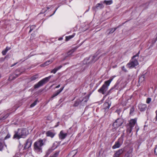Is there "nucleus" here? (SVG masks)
<instances>
[{
	"label": "nucleus",
	"instance_id": "obj_1",
	"mask_svg": "<svg viewBox=\"0 0 157 157\" xmlns=\"http://www.w3.org/2000/svg\"><path fill=\"white\" fill-rule=\"evenodd\" d=\"M115 77V76H114L113 78H110L108 80L105 81L101 87L98 90V92L102 94H108V92H107V91L108 89V87L111 82Z\"/></svg>",
	"mask_w": 157,
	"mask_h": 157
},
{
	"label": "nucleus",
	"instance_id": "obj_2",
	"mask_svg": "<svg viewBox=\"0 0 157 157\" xmlns=\"http://www.w3.org/2000/svg\"><path fill=\"white\" fill-rule=\"evenodd\" d=\"M140 52L139 51L137 54L132 57L129 62L126 65L127 67L129 68H132L138 65L139 63L137 59L139 58Z\"/></svg>",
	"mask_w": 157,
	"mask_h": 157
},
{
	"label": "nucleus",
	"instance_id": "obj_3",
	"mask_svg": "<svg viewBox=\"0 0 157 157\" xmlns=\"http://www.w3.org/2000/svg\"><path fill=\"white\" fill-rule=\"evenodd\" d=\"M18 132L15 133L13 138L19 139L20 138H25L28 134V132L26 129H22L21 130L18 129Z\"/></svg>",
	"mask_w": 157,
	"mask_h": 157
},
{
	"label": "nucleus",
	"instance_id": "obj_4",
	"mask_svg": "<svg viewBox=\"0 0 157 157\" xmlns=\"http://www.w3.org/2000/svg\"><path fill=\"white\" fill-rule=\"evenodd\" d=\"M44 145L42 140L40 139L35 142L34 144V151L37 153L42 152V147Z\"/></svg>",
	"mask_w": 157,
	"mask_h": 157
},
{
	"label": "nucleus",
	"instance_id": "obj_5",
	"mask_svg": "<svg viewBox=\"0 0 157 157\" xmlns=\"http://www.w3.org/2000/svg\"><path fill=\"white\" fill-rule=\"evenodd\" d=\"M52 76V75H50L48 77L41 79L37 84L34 85V89H36L42 86L44 84L48 82L49 79Z\"/></svg>",
	"mask_w": 157,
	"mask_h": 157
},
{
	"label": "nucleus",
	"instance_id": "obj_6",
	"mask_svg": "<svg viewBox=\"0 0 157 157\" xmlns=\"http://www.w3.org/2000/svg\"><path fill=\"white\" fill-rule=\"evenodd\" d=\"M123 122V120L121 118L117 119L113 123L112 125V131H115L117 128L121 126Z\"/></svg>",
	"mask_w": 157,
	"mask_h": 157
},
{
	"label": "nucleus",
	"instance_id": "obj_7",
	"mask_svg": "<svg viewBox=\"0 0 157 157\" xmlns=\"http://www.w3.org/2000/svg\"><path fill=\"white\" fill-rule=\"evenodd\" d=\"M123 140L121 139H119L117 141L115 142V144L113 146L112 148L115 149L119 148L123 143Z\"/></svg>",
	"mask_w": 157,
	"mask_h": 157
},
{
	"label": "nucleus",
	"instance_id": "obj_8",
	"mask_svg": "<svg viewBox=\"0 0 157 157\" xmlns=\"http://www.w3.org/2000/svg\"><path fill=\"white\" fill-rule=\"evenodd\" d=\"M124 149L122 148L116 151L113 155V157H119L124 152Z\"/></svg>",
	"mask_w": 157,
	"mask_h": 157
},
{
	"label": "nucleus",
	"instance_id": "obj_9",
	"mask_svg": "<svg viewBox=\"0 0 157 157\" xmlns=\"http://www.w3.org/2000/svg\"><path fill=\"white\" fill-rule=\"evenodd\" d=\"M64 88V87L61 88L59 90H57L56 91V93L54 94L52 97L50 98L49 101H52L53 100V98L58 95L60 93H61L63 90Z\"/></svg>",
	"mask_w": 157,
	"mask_h": 157
},
{
	"label": "nucleus",
	"instance_id": "obj_10",
	"mask_svg": "<svg viewBox=\"0 0 157 157\" xmlns=\"http://www.w3.org/2000/svg\"><path fill=\"white\" fill-rule=\"evenodd\" d=\"M56 134V133L53 131L49 130L46 132V135L47 136L50 137L52 138H53Z\"/></svg>",
	"mask_w": 157,
	"mask_h": 157
},
{
	"label": "nucleus",
	"instance_id": "obj_11",
	"mask_svg": "<svg viewBox=\"0 0 157 157\" xmlns=\"http://www.w3.org/2000/svg\"><path fill=\"white\" fill-rule=\"evenodd\" d=\"M119 83L117 82L114 86L111 88L108 91V94H109L111 93L112 91H115L118 89L119 88L118 86Z\"/></svg>",
	"mask_w": 157,
	"mask_h": 157
},
{
	"label": "nucleus",
	"instance_id": "obj_12",
	"mask_svg": "<svg viewBox=\"0 0 157 157\" xmlns=\"http://www.w3.org/2000/svg\"><path fill=\"white\" fill-rule=\"evenodd\" d=\"M32 144V141L30 139H28L26 141L25 146L24 149L29 148L31 147Z\"/></svg>",
	"mask_w": 157,
	"mask_h": 157
},
{
	"label": "nucleus",
	"instance_id": "obj_13",
	"mask_svg": "<svg viewBox=\"0 0 157 157\" xmlns=\"http://www.w3.org/2000/svg\"><path fill=\"white\" fill-rule=\"evenodd\" d=\"M138 108L141 111H144L147 108V105L146 104H140L138 105Z\"/></svg>",
	"mask_w": 157,
	"mask_h": 157
},
{
	"label": "nucleus",
	"instance_id": "obj_14",
	"mask_svg": "<svg viewBox=\"0 0 157 157\" xmlns=\"http://www.w3.org/2000/svg\"><path fill=\"white\" fill-rule=\"evenodd\" d=\"M111 106V103L108 102H105L103 105L104 109L105 111H107Z\"/></svg>",
	"mask_w": 157,
	"mask_h": 157
},
{
	"label": "nucleus",
	"instance_id": "obj_15",
	"mask_svg": "<svg viewBox=\"0 0 157 157\" xmlns=\"http://www.w3.org/2000/svg\"><path fill=\"white\" fill-rule=\"evenodd\" d=\"M67 135V133H64L63 131H61L59 134V137L61 139H63L66 137Z\"/></svg>",
	"mask_w": 157,
	"mask_h": 157
},
{
	"label": "nucleus",
	"instance_id": "obj_16",
	"mask_svg": "<svg viewBox=\"0 0 157 157\" xmlns=\"http://www.w3.org/2000/svg\"><path fill=\"white\" fill-rule=\"evenodd\" d=\"M136 122V119H131L129 121V124L128 125L129 126L134 127Z\"/></svg>",
	"mask_w": 157,
	"mask_h": 157
},
{
	"label": "nucleus",
	"instance_id": "obj_17",
	"mask_svg": "<svg viewBox=\"0 0 157 157\" xmlns=\"http://www.w3.org/2000/svg\"><path fill=\"white\" fill-rule=\"evenodd\" d=\"M54 60V59H51L47 61L44 64L41 65V66L42 67H44L45 66L48 65L52 62Z\"/></svg>",
	"mask_w": 157,
	"mask_h": 157
},
{
	"label": "nucleus",
	"instance_id": "obj_18",
	"mask_svg": "<svg viewBox=\"0 0 157 157\" xmlns=\"http://www.w3.org/2000/svg\"><path fill=\"white\" fill-rule=\"evenodd\" d=\"M62 67V65H60L59 67H56L55 68H54L51 71V73L53 74H55L56 72L57 71H58V70L60 69Z\"/></svg>",
	"mask_w": 157,
	"mask_h": 157
},
{
	"label": "nucleus",
	"instance_id": "obj_19",
	"mask_svg": "<svg viewBox=\"0 0 157 157\" xmlns=\"http://www.w3.org/2000/svg\"><path fill=\"white\" fill-rule=\"evenodd\" d=\"M103 6L102 4L98 3L96 5L95 7H93L92 9L93 10H96L95 9L96 8L97 9V8H99L100 9H101V8H103Z\"/></svg>",
	"mask_w": 157,
	"mask_h": 157
},
{
	"label": "nucleus",
	"instance_id": "obj_20",
	"mask_svg": "<svg viewBox=\"0 0 157 157\" xmlns=\"http://www.w3.org/2000/svg\"><path fill=\"white\" fill-rule=\"evenodd\" d=\"M54 149L52 147L49 149L47 151L46 155H45V157H47L48 155L54 150Z\"/></svg>",
	"mask_w": 157,
	"mask_h": 157
},
{
	"label": "nucleus",
	"instance_id": "obj_21",
	"mask_svg": "<svg viewBox=\"0 0 157 157\" xmlns=\"http://www.w3.org/2000/svg\"><path fill=\"white\" fill-rule=\"evenodd\" d=\"M133 127H132L128 125L127 126V129L126 131L128 133L130 134L131 133L132 131V129Z\"/></svg>",
	"mask_w": 157,
	"mask_h": 157
},
{
	"label": "nucleus",
	"instance_id": "obj_22",
	"mask_svg": "<svg viewBox=\"0 0 157 157\" xmlns=\"http://www.w3.org/2000/svg\"><path fill=\"white\" fill-rule=\"evenodd\" d=\"M2 134L3 136H4L5 137H4V140H6L8 139H9V138L10 137V135L9 134V133H8V134H7V135H6V136H5V135H6V134L5 133V132H2V133H1Z\"/></svg>",
	"mask_w": 157,
	"mask_h": 157
},
{
	"label": "nucleus",
	"instance_id": "obj_23",
	"mask_svg": "<svg viewBox=\"0 0 157 157\" xmlns=\"http://www.w3.org/2000/svg\"><path fill=\"white\" fill-rule=\"evenodd\" d=\"M38 78V75H34L33 76L30 78V80L31 81H33Z\"/></svg>",
	"mask_w": 157,
	"mask_h": 157
},
{
	"label": "nucleus",
	"instance_id": "obj_24",
	"mask_svg": "<svg viewBox=\"0 0 157 157\" xmlns=\"http://www.w3.org/2000/svg\"><path fill=\"white\" fill-rule=\"evenodd\" d=\"M59 153V151H57L52 155H51L50 157H57Z\"/></svg>",
	"mask_w": 157,
	"mask_h": 157
},
{
	"label": "nucleus",
	"instance_id": "obj_25",
	"mask_svg": "<svg viewBox=\"0 0 157 157\" xmlns=\"http://www.w3.org/2000/svg\"><path fill=\"white\" fill-rule=\"evenodd\" d=\"M98 59V57H97V56L94 55L92 57V59L91 63H94L95 62L97 59Z\"/></svg>",
	"mask_w": 157,
	"mask_h": 157
},
{
	"label": "nucleus",
	"instance_id": "obj_26",
	"mask_svg": "<svg viewBox=\"0 0 157 157\" xmlns=\"http://www.w3.org/2000/svg\"><path fill=\"white\" fill-rule=\"evenodd\" d=\"M117 28H112L111 29H109L108 31H109V34L112 33H113L117 29Z\"/></svg>",
	"mask_w": 157,
	"mask_h": 157
},
{
	"label": "nucleus",
	"instance_id": "obj_27",
	"mask_svg": "<svg viewBox=\"0 0 157 157\" xmlns=\"http://www.w3.org/2000/svg\"><path fill=\"white\" fill-rule=\"evenodd\" d=\"M75 35V34H73V35H70V36H66V40L67 41L68 40L70 39L71 38H72Z\"/></svg>",
	"mask_w": 157,
	"mask_h": 157
},
{
	"label": "nucleus",
	"instance_id": "obj_28",
	"mask_svg": "<svg viewBox=\"0 0 157 157\" xmlns=\"http://www.w3.org/2000/svg\"><path fill=\"white\" fill-rule=\"evenodd\" d=\"M113 3L112 1V0L109 1H106L105 0L104 2V3L106 4V5H110L112 4Z\"/></svg>",
	"mask_w": 157,
	"mask_h": 157
},
{
	"label": "nucleus",
	"instance_id": "obj_29",
	"mask_svg": "<svg viewBox=\"0 0 157 157\" xmlns=\"http://www.w3.org/2000/svg\"><path fill=\"white\" fill-rule=\"evenodd\" d=\"M145 80V75H143L141 76L139 79V82H142Z\"/></svg>",
	"mask_w": 157,
	"mask_h": 157
},
{
	"label": "nucleus",
	"instance_id": "obj_30",
	"mask_svg": "<svg viewBox=\"0 0 157 157\" xmlns=\"http://www.w3.org/2000/svg\"><path fill=\"white\" fill-rule=\"evenodd\" d=\"M89 99V96H85V97H84L82 101H83L84 102H85V103H86V102L88 101V99Z\"/></svg>",
	"mask_w": 157,
	"mask_h": 157
},
{
	"label": "nucleus",
	"instance_id": "obj_31",
	"mask_svg": "<svg viewBox=\"0 0 157 157\" xmlns=\"http://www.w3.org/2000/svg\"><path fill=\"white\" fill-rule=\"evenodd\" d=\"M82 102L81 101L79 100H77L76 101L74 104V106H78L79 103H80Z\"/></svg>",
	"mask_w": 157,
	"mask_h": 157
},
{
	"label": "nucleus",
	"instance_id": "obj_32",
	"mask_svg": "<svg viewBox=\"0 0 157 157\" xmlns=\"http://www.w3.org/2000/svg\"><path fill=\"white\" fill-rule=\"evenodd\" d=\"M77 151L76 150H74L72 151L69 155H73L72 156V157H73L77 154Z\"/></svg>",
	"mask_w": 157,
	"mask_h": 157
},
{
	"label": "nucleus",
	"instance_id": "obj_33",
	"mask_svg": "<svg viewBox=\"0 0 157 157\" xmlns=\"http://www.w3.org/2000/svg\"><path fill=\"white\" fill-rule=\"evenodd\" d=\"M38 102L37 99L32 104L30 105V107H33L34 106L37 104V103Z\"/></svg>",
	"mask_w": 157,
	"mask_h": 157
},
{
	"label": "nucleus",
	"instance_id": "obj_34",
	"mask_svg": "<svg viewBox=\"0 0 157 157\" xmlns=\"http://www.w3.org/2000/svg\"><path fill=\"white\" fill-rule=\"evenodd\" d=\"M36 26L34 25H33L30 26V29L29 33H30L33 29L35 28Z\"/></svg>",
	"mask_w": 157,
	"mask_h": 157
},
{
	"label": "nucleus",
	"instance_id": "obj_35",
	"mask_svg": "<svg viewBox=\"0 0 157 157\" xmlns=\"http://www.w3.org/2000/svg\"><path fill=\"white\" fill-rule=\"evenodd\" d=\"M77 48H75V49H73L70 51L69 52H68L67 54L68 55H69L70 54H71V53H72L73 52H74V51L76 50L77 49Z\"/></svg>",
	"mask_w": 157,
	"mask_h": 157
},
{
	"label": "nucleus",
	"instance_id": "obj_36",
	"mask_svg": "<svg viewBox=\"0 0 157 157\" xmlns=\"http://www.w3.org/2000/svg\"><path fill=\"white\" fill-rule=\"evenodd\" d=\"M134 111V109L133 107H132L130 109V114H132Z\"/></svg>",
	"mask_w": 157,
	"mask_h": 157
},
{
	"label": "nucleus",
	"instance_id": "obj_37",
	"mask_svg": "<svg viewBox=\"0 0 157 157\" xmlns=\"http://www.w3.org/2000/svg\"><path fill=\"white\" fill-rule=\"evenodd\" d=\"M121 69L123 71H124L125 72H128V71L126 69V68H125L124 66H123L122 67H121Z\"/></svg>",
	"mask_w": 157,
	"mask_h": 157
},
{
	"label": "nucleus",
	"instance_id": "obj_38",
	"mask_svg": "<svg viewBox=\"0 0 157 157\" xmlns=\"http://www.w3.org/2000/svg\"><path fill=\"white\" fill-rule=\"evenodd\" d=\"M151 100V98H148L147 99L146 103L147 104H149Z\"/></svg>",
	"mask_w": 157,
	"mask_h": 157
},
{
	"label": "nucleus",
	"instance_id": "obj_39",
	"mask_svg": "<svg viewBox=\"0 0 157 157\" xmlns=\"http://www.w3.org/2000/svg\"><path fill=\"white\" fill-rule=\"evenodd\" d=\"M154 154L157 155V145L155 146V148L154 150Z\"/></svg>",
	"mask_w": 157,
	"mask_h": 157
},
{
	"label": "nucleus",
	"instance_id": "obj_40",
	"mask_svg": "<svg viewBox=\"0 0 157 157\" xmlns=\"http://www.w3.org/2000/svg\"><path fill=\"white\" fill-rule=\"evenodd\" d=\"M3 144L2 143L0 142V150H2L3 148Z\"/></svg>",
	"mask_w": 157,
	"mask_h": 157
},
{
	"label": "nucleus",
	"instance_id": "obj_41",
	"mask_svg": "<svg viewBox=\"0 0 157 157\" xmlns=\"http://www.w3.org/2000/svg\"><path fill=\"white\" fill-rule=\"evenodd\" d=\"M129 153L128 152H127L125 155L124 157H129Z\"/></svg>",
	"mask_w": 157,
	"mask_h": 157
},
{
	"label": "nucleus",
	"instance_id": "obj_42",
	"mask_svg": "<svg viewBox=\"0 0 157 157\" xmlns=\"http://www.w3.org/2000/svg\"><path fill=\"white\" fill-rule=\"evenodd\" d=\"M7 52H6V50H3L2 52V54L3 55H5L6 54V53H7Z\"/></svg>",
	"mask_w": 157,
	"mask_h": 157
},
{
	"label": "nucleus",
	"instance_id": "obj_43",
	"mask_svg": "<svg viewBox=\"0 0 157 157\" xmlns=\"http://www.w3.org/2000/svg\"><path fill=\"white\" fill-rule=\"evenodd\" d=\"M11 49L10 48V47H7L5 49V50L7 52L9 50H10Z\"/></svg>",
	"mask_w": 157,
	"mask_h": 157
},
{
	"label": "nucleus",
	"instance_id": "obj_44",
	"mask_svg": "<svg viewBox=\"0 0 157 157\" xmlns=\"http://www.w3.org/2000/svg\"><path fill=\"white\" fill-rule=\"evenodd\" d=\"M121 111V110L119 109V110H116V112L117 113L118 115H119L120 114V113Z\"/></svg>",
	"mask_w": 157,
	"mask_h": 157
},
{
	"label": "nucleus",
	"instance_id": "obj_45",
	"mask_svg": "<svg viewBox=\"0 0 157 157\" xmlns=\"http://www.w3.org/2000/svg\"><path fill=\"white\" fill-rule=\"evenodd\" d=\"M124 133H123V134L121 136V137L119 139H121L122 140H123V138L124 137Z\"/></svg>",
	"mask_w": 157,
	"mask_h": 157
},
{
	"label": "nucleus",
	"instance_id": "obj_46",
	"mask_svg": "<svg viewBox=\"0 0 157 157\" xmlns=\"http://www.w3.org/2000/svg\"><path fill=\"white\" fill-rule=\"evenodd\" d=\"M8 114H7L6 115V116H5V117H3V119L6 118L8 116Z\"/></svg>",
	"mask_w": 157,
	"mask_h": 157
},
{
	"label": "nucleus",
	"instance_id": "obj_47",
	"mask_svg": "<svg viewBox=\"0 0 157 157\" xmlns=\"http://www.w3.org/2000/svg\"><path fill=\"white\" fill-rule=\"evenodd\" d=\"M156 37L155 39V40L154 42V43H155L157 40V33L156 35Z\"/></svg>",
	"mask_w": 157,
	"mask_h": 157
},
{
	"label": "nucleus",
	"instance_id": "obj_48",
	"mask_svg": "<svg viewBox=\"0 0 157 157\" xmlns=\"http://www.w3.org/2000/svg\"><path fill=\"white\" fill-rule=\"evenodd\" d=\"M17 63H14V64H12L11 66V67H12L13 66H14V65H16L17 64Z\"/></svg>",
	"mask_w": 157,
	"mask_h": 157
},
{
	"label": "nucleus",
	"instance_id": "obj_49",
	"mask_svg": "<svg viewBox=\"0 0 157 157\" xmlns=\"http://www.w3.org/2000/svg\"><path fill=\"white\" fill-rule=\"evenodd\" d=\"M60 85L59 84V85H58L57 86H56L55 88H58L60 87Z\"/></svg>",
	"mask_w": 157,
	"mask_h": 157
},
{
	"label": "nucleus",
	"instance_id": "obj_50",
	"mask_svg": "<svg viewBox=\"0 0 157 157\" xmlns=\"http://www.w3.org/2000/svg\"><path fill=\"white\" fill-rule=\"evenodd\" d=\"M156 113V116L155 117V119L156 120H157V110L155 112Z\"/></svg>",
	"mask_w": 157,
	"mask_h": 157
},
{
	"label": "nucleus",
	"instance_id": "obj_51",
	"mask_svg": "<svg viewBox=\"0 0 157 157\" xmlns=\"http://www.w3.org/2000/svg\"><path fill=\"white\" fill-rule=\"evenodd\" d=\"M20 74H18H18H16L15 75H17V76H18V75H19Z\"/></svg>",
	"mask_w": 157,
	"mask_h": 157
},
{
	"label": "nucleus",
	"instance_id": "obj_52",
	"mask_svg": "<svg viewBox=\"0 0 157 157\" xmlns=\"http://www.w3.org/2000/svg\"><path fill=\"white\" fill-rule=\"evenodd\" d=\"M57 10V9H56V10H55V11H54V13L53 14H54L55 13L56 11V10Z\"/></svg>",
	"mask_w": 157,
	"mask_h": 157
},
{
	"label": "nucleus",
	"instance_id": "obj_53",
	"mask_svg": "<svg viewBox=\"0 0 157 157\" xmlns=\"http://www.w3.org/2000/svg\"><path fill=\"white\" fill-rule=\"evenodd\" d=\"M89 10V9H88V10H86V12H87V11H88Z\"/></svg>",
	"mask_w": 157,
	"mask_h": 157
},
{
	"label": "nucleus",
	"instance_id": "obj_54",
	"mask_svg": "<svg viewBox=\"0 0 157 157\" xmlns=\"http://www.w3.org/2000/svg\"><path fill=\"white\" fill-rule=\"evenodd\" d=\"M11 78V76H10V78H9V79H10V78Z\"/></svg>",
	"mask_w": 157,
	"mask_h": 157
},
{
	"label": "nucleus",
	"instance_id": "obj_55",
	"mask_svg": "<svg viewBox=\"0 0 157 157\" xmlns=\"http://www.w3.org/2000/svg\"><path fill=\"white\" fill-rule=\"evenodd\" d=\"M138 130H139V129H138L137 130V131H136V132H137V131H138Z\"/></svg>",
	"mask_w": 157,
	"mask_h": 157
},
{
	"label": "nucleus",
	"instance_id": "obj_56",
	"mask_svg": "<svg viewBox=\"0 0 157 157\" xmlns=\"http://www.w3.org/2000/svg\"><path fill=\"white\" fill-rule=\"evenodd\" d=\"M17 70L16 71V73H17Z\"/></svg>",
	"mask_w": 157,
	"mask_h": 157
},
{
	"label": "nucleus",
	"instance_id": "obj_57",
	"mask_svg": "<svg viewBox=\"0 0 157 157\" xmlns=\"http://www.w3.org/2000/svg\"><path fill=\"white\" fill-rule=\"evenodd\" d=\"M116 66H114V67H116Z\"/></svg>",
	"mask_w": 157,
	"mask_h": 157
},
{
	"label": "nucleus",
	"instance_id": "obj_58",
	"mask_svg": "<svg viewBox=\"0 0 157 157\" xmlns=\"http://www.w3.org/2000/svg\"><path fill=\"white\" fill-rule=\"evenodd\" d=\"M116 66H114V67H116Z\"/></svg>",
	"mask_w": 157,
	"mask_h": 157
}]
</instances>
